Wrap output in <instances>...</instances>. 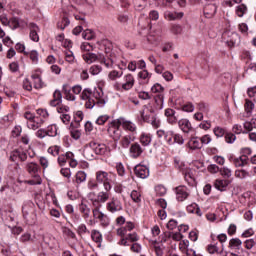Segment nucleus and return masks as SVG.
<instances>
[{"label":"nucleus","instance_id":"13","mask_svg":"<svg viewBox=\"0 0 256 256\" xmlns=\"http://www.w3.org/2000/svg\"><path fill=\"white\" fill-rule=\"evenodd\" d=\"M185 17V13L166 10L164 11V19L166 21H181V19Z\"/></svg>","mask_w":256,"mask_h":256},{"label":"nucleus","instance_id":"26","mask_svg":"<svg viewBox=\"0 0 256 256\" xmlns=\"http://www.w3.org/2000/svg\"><path fill=\"white\" fill-rule=\"evenodd\" d=\"M229 180L227 179H217L214 182V187L215 189H217L218 191H225L227 189V187H229Z\"/></svg>","mask_w":256,"mask_h":256},{"label":"nucleus","instance_id":"54","mask_svg":"<svg viewBox=\"0 0 256 256\" xmlns=\"http://www.w3.org/2000/svg\"><path fill=\"white\" fill-rule=\"evenodd\" d=\"M237 140V136H235V134L231 133V132H226L225 134V141L228 144H233L235 143V141Z\"/></svg>","mask_w":256,"mask_h":256},{"label":"nucleus","instance_id":"28","mask_svg":"<svg viewBox=\"0 0 256 256\" xmlns=\"http://www.w3.org/2000/svg\"><path fill=\"white\" fill-rule=\"evenodd\" d=\"M163 242H157V241H152V249L154 250L156 256H163V250L165 247L163 246Z\"/></svg>","mask_w":256,"mask_h":256},{"label":"nucleus","instance_id":"46","mask_svg":"<svg viewBox=\"0 0 256 256\" xmlns=\"http://www.w3.org/2000/svg\"><path fill=\"white\" fill-rule=\"evenodd\" d=\"M82 37L83 39H85L86 41H91L95 38V31L91 30V29H86L84 30V32L82 33Z\"/></svg>","mask_w":256,"mask_h":256},{"label":"nucleus","instance_id":"59","mask_svg":"<svg viewBox=\"0 0 256 256\" xmlns=\"http://www.w3.org/2000/svg\"><path fill=\"white\" fill-rule=\"evenodd\" d=\"M156 195H159V197H163V195L167 194V188L163 185H158L155 187Z\"/></svg>","mask_w":256,"mask_h":256},{"label":"nucleus","instance_id":"4","mask_svg":"<svg viewBox=\"0 0 256 256\" xmlns=\"http://www.w3.org/2000/svg\"><path fill=\"white\" fill-rule=\"evenodd\" d=\"M25 169L33 179L26 180L25 183L27 185H41L43 183V180L41 179V176L39 175V170L41 169L39 167V164L37 162H27L25 164Z\"/></svg>","mask_w":256,"mask_h":256},{"label":"nucleus","instance_id":"17","mask_svg":"<svg viewBox=\"0 0 256 256\" xmlns=\"http://www.w3.org/2000/svg\"><path fill=\"white\" fill-rule=\"evenodd\" d=\"M129 153L132 159H137L143 155V148L139 143H134L130 146Z\"/></svg>","mask_w":256,"mask_h":256},{"label":"nucleus","instance_id":"22","mask_svg":"<svg viewBox=\"0 0 256 256\" xmlns=\"http://www.w3.org/2000/svg\"><path fill=\"white\" fill-rule=\"evenodd\" d=\"M90 145H92L95 155H105L107 153V146L105 144L90 142Z\"/></svg>","mask_w":256,"mask_h":256},{"label":"nucleus","instance_id":"49","mask_svg":"<svg viewBox=\"0 0 256 256\" xmlns=\"http://www.w3.org/2000/svg\"><path fill=\"white\" fill-rule=\"evenodd\" d=\"M213 133H214L215 137L221 138V137H223L224 135H226L227 130H225V128H223V127L216 126V127L213 129Z\"/></svg>","mask_w":256,"mask_h":256},{"label":"nucleus","instance_id":"8","mask_svg":"<svg viewBox=\"0 0 256 256\" xmlns=\"http://www.w3.org/2000/svg\"><path fill=\"white\" fill-rule=\"evenodd\" d=\"M135 86V77L133 74H126L122 78V82H115L113 88L115 91H131V88Z\"/></svg>","mask_w":256,"mask_h":256},{"label":"nucleus","instance_id":"6","mask_svg":"<svg viewBox=\"0 0 256 256\" xmlns=\"http://www.w3.org/2000/svg\"><path fill=\"white\" fill-rule=\"evenodd\" d=\"M110 197L111 194L107 190L98 193L90 192L88 194V199L91 201L93 207H103V204L107 203Z\"/></svg>","mask_w":256,"mask_h":256},{"label":"nucleus","instance_id":"60","mask_svg":"<svg viewBox=\"0 0 256 256\" xmlns=\"http://www.w3.org/2000/svg\"><path fill=\"white\" fill-rule=\"evenodd\" d=\"M116 171L120 177H123L125 175V166L123 165V163H116Z\"/></svg>","mask_w":256,"mask_h":256},{"label":"nucleus","instance_id":"39","mask_svg":"<svg viewBox=\"0 0 256 256\" xmlns=\"http://www.w3.org/2000/svg\"><path fill=\"white\" fill-rule=\"evenodd\" d=\"M152 137L151 134L142 133L140 136V143L144 147H148V145H151Z\"/></svg>","mask_w":256,"mask_h":256},{"label":"nucleus","instance_id":"38","mask_svg":"<svg viewBox=\"0 0 256 256\" xmlns=\"http://www.w3.org/2000/svg\"><path fill=\"white\" fill-rule=\"evenodd\" d=\"M92 240L98 244V247H101V241H103V235L98 230H92L91 232Z\"/></svg>","mask_w":256,"mask_h":256},{"label":"nucleus","instance_id":"44","mask_svg":"<svg viewBox=\"0 0 256 256\" xmlns=\"http://www.w3.org/2000/svg\"><path fill=\"white\" fill-rule=\"evenodd\" d=\"M235 177L237 179H247L248 177H251V174L243 169H238L235 171Z\"/></svg>","mask_w":256,"mask_h":256},{"label":"nucleus","instance_id":"29","mask_svg":"<svg viewBox=\"0 0 256 256\" xmlns=\"http://www.w3.org/2000/svg\"><path fill=\"white\" fill-rule=\"evenodd\" d=\"M72 157H74L73 152H66L65 154H61L58 156V165L63 167V165H65L69 159H72Z\"/></svg>","mask_w":256,"mask_h":256},{"label":"nucleus","instance_id":"31","mask_svg":"<svg viewBox=\"0 0 256 256\" xmlns=\"http://www.w3.org/2000/svg\"><path fill=\"white\" fill-rule=\"evenodd\" d=\"M243 245V242H241V239L239 238H232L229 241V248L232 249V251H239Z\"/></svg>","mask_w":256,"mask_h":256},{"label":"nucleus","instance_id":"61","mask_svg":"<svg viewBox=\"0 0 256 256\" xmlns=\"http://www.w3.org/2000/svg\"><path fill=\"white\" fill-rule=\"evenodd\" d=\"M107 121H109V115L105 114V115L99 116L96 119L95 123H96V125H103L104 123H107Z\"/></svg>","mask_w":256,"mask_h":256},{"label":"nucleus","instance_id":"12","mask_svg":"<svg viewBox=\"0 0 256 256\" xmlns=\"http://www.w3.org/2000/svg\"><path fill=\"white\" fill-rule=\"evenodd\" d=\"M171 239L172 241H178L180 242L181 239H183V234H181V232H165L162 235V241H164V243H171Z\"/></svg>","mask_w":256,"mask_h":256},{"label":"nucleus","instance_id":"58","mask_svg":"<svg viewBox=\"0 0 256 256\" xmlns=\"http://www.w3.org/2000/svg\"><path fill=\"white\" fill-rule=\"evenodd\" d=\"M21 243H27L28 241H35V236H31L28 232L24 233L20 237Z\"/></svg>","mask_w":256,"mask_h":256},{"label":"nucleus","instance_id":"50","mask_svg":"<svg viewBox=\"0 0 256 256\" xmlns=\"http://www.w3.org/2000/svg\"><path fill=\"white\" fill-rule=\"evenodd\" d=\"M244 129H246V131H253V129H256V117L252 118L251 121L244 122Z\"/></svg>","mask_w":256,"mask_h":256},{"label":"nucleus","instance_id":"18","mask_svg":"<svg viewBox=\"0 0 256 256\" xmlns=\"http://www.w3.org/2000/svg\"><path fill=\"white\" fill-rule=\"evenodd\" d=\"M178 127L182 130L183 133H189L193 130V126L191 125V121L187 118H182L178 120Z\"/></svg>","mask_w":256,"mask_h":256},{"label":"nucleus","instance_id":"37","mask_svg":"<svg viewBox=\"0 0 256 256\" xmlns=\"http://www.w3.org/2000/svg\"><path fill=\"white\" fill-rule=\"evenodd\" d=\"M123 77V70H112L108 73V79L110 81H117Z\"/></svg>","mask_w":256,"mask_h":256},{"label":"nucleus","instance_id":"36","mask_svg":"<svg viewBox=\"0 0 256 256\" xmlns=\"http://www.w3.org/2000/svg\"><path fill=\"white\" fill-rule=\"evenodd\" d=\"M170 33L176 36L183 35V27L181 26V24H171Z\"/></svg>","mask_w":256,"mask_h":256},{"label":"nucleus","instance_id":"40","mask_svg":"<svg viewBox=\"0 0 256 256\" xmlns=\"http://www.w3.org/2000/svg\"><path fill=\"white\" fill-rule=\"evenodd\" d=\"M244 107H245L246 117H250L251 115H253V109H255V104L252 101L246 100Z\"/></svg>","mask_w":256,"mask_h":256},{"label":"nucleus","instance_id":"30","mask_svg":"<svg viewBox=\"0 0 256 256\" xmlns=\"http://www.w3.org/2000/svg\"><path fill=\"white\" fill-rule=\"evenodd\" d=\"M62 100L63 94H61V91L56 90L53 94V100L50 102L51 107H57V105H60Z\"/></svg>","mask_w":256,"mask_h":256},{"label":"nucleus","instance_id":"34","mask_svg":"<svg viewBox=\"0 0 256 256\" xmlns=\"http://www.w3.org/2000/svg\"><path fill=\"white\" fill-rule=\"evenodd\" d=\"M247 11H248V8H247V5L245 4H240L235 8V14L237 15V17H240V18L245 17V15H247Z\"/></svg>","mask_w":256,"mask_h":256},{"label":"nucleus","instance_id":"57","mask_svg":"<svg viewBox=\"0 0 256 256\" xmlns=\"http://www.w3.org/2000/svg\"><path fill=\"white\" fill-rule=\"evenodd\" d=\"M65 59L68 63H73L75 61V55L71 50H65L64 51Z\"/></svg>","mask_w":256,"mask_h":256},{"label":"nucleus","instance_id":"14","mask_svg":"<svg viewBox=\"0 0 256 256\" xmlns=\"http://www.w3.org/2000/svg\"><path fill=\"white\" fill-rule=\"evenodd\" d=\"M118 121L120 126L123 127L125 131H130V133H133V135L137 133V125H135V123L126 120L125 118H118Z\"/></svg>","mask_w":256,"mask_h":256},{"label":"nucleus","instance_id":"33","mask_svg":"<svg viewBox=\"0 0 256 256\" xmlns=\"http://www.w3.org/2000/svg\"><path fill=\"white\" fill-rule=\"evenodd\" d=\"M132 141H135V137L128 134L122 137L120 140V145L123 147V149H129V145H131Z\"/></svg>","mask_w":256,"mask_h":256},{"label":"nucleus","instance_id":"47","mask_svg":"<svg viewBox=\"0 0 256 256\" xmlns=\"http://www.w3.org/2000/svg\"><path fill=\"white\" fill-rule=\"evenodd\" d=\"M85 181H87V173H85V171H78L76 173V183L79 185L85 183Z\"/></svg>","mask_w":256,"mask_h":256},{"label":"nucleus","instance_id":"63","mask_svg":"<svg viewBox=\"0 0 256 256\" xmlns=\"http://www.w3.org/2000/svg\"><path fill=\"white\" fill-rule=\"evenodd\" d=\"M8 27H10V29H17L19 27V20L17 18L10 19Z\"/></svg>","mask_w":256,"mask_h":256},{"label":"nucleus","instance_id":"64","mask_svg":"<svg viewBox=\"0 0 256 256\" xmlns=\"http://www.w3.org/2000/svg\"><path fill=\"white\" fill-rule=\"evenodd\" d=\"M77 233L78 235H85V233H89L88 229H87V225L85 224H80L77 227Z\"/></svg>","mask_w":256,"mask_h":256},{"label":"nucleus","instance_id":"9","mask_svg":"<svg viewBox=\"0 0 256 256\" xmlns=\"http://www.w3.org/2000/svg\"><path fill=\"white\" fill-rule=\"evenodd\" d=\"M121 124L119 123V119L113 120L108 125V135L114 139V141H119L121 139Z\"/></svg>","mask_w":256,"mask_h":256},{"label":"nucleus","instance_id":"10","mask_svg":"<svg viewBox=\"0 0 256 256\" xmlns=\"http://www.w3.org/2000/svg\"><path fill=\"white\" fill-rule=\"evenodd\" d=\"M174 193L176 195V200L183 203V201H187V199H189L191 190H189L185 185H180L174 189Z\"/></svg>","mask_w":256,"mask_h":256},{"label":"nucleus","instance_id":"43","mask_svg":"<svg viewBox=\"0 0 256 256\" xmlns=\"http://www.w3.org/2000/svg\"><path fill=\"white\" fill-rule=\"evenodd\" d=\"M94 219L101 221L105 217V213L101 212V207H94L92 209Z\"/></svg>","mask_w":256,"mask_h":256},{"label":"nucleus","instance_id":"7","mask_svg":"<svg viewBox=\"0 0 256 256\" xmlns=\"http://www.w3.org/2000/svg\"><path fill=\"white\" fill-rule=\"evenodd\" d=\"M96 181L99 185H103L104 191L113 189V175L107 171L98 170L95 173Z\"/></svg>","mask_w":256,"mask_h":256},{"label":"nucleus","instance_id":"21","mask_svg":"<svg viewBox=\"0 0 256 256\" xmlns=\"http://www.w3.org/2000/svg\"><path fill=\"white\" fill-rule=\"evenodd\" d=\"M78 209L85 221L91 217V207L86 203H80Z\"/></svg>","mask_w":256,"mask_h":256},{"label":"nucleus","instance_id":"48","mask_svg":"<svg viewBox=\"0 0 256 256\" xmlns=\"http://www.w3.org/2000/svg\"><path fill=\"white\" fill-rule=\"evenodd\" d=\"M70 24L71 21L69 20V18L64 17L61 19V21L58 22L57 27L58 29H61V31H63L66 29V27H69Z\"/></svg>","mask_w":256,"mask_h":256},{"label":"nucleus","instance_id":"32","mask_svg":"<svg viewBox=\"0 0 256 256\" xmlns=\"http://www.w3.org/2000/svg\"><path fill=\"white\" fill-rule=\"evenodd\" d=\"M247 163H249V157L247 156H240L233 159V164L235 165V167H245Z\"/></svg>","mask_w":256,"mask_h":256},{"label":"nucleus","instance_id":"52","mask_svg":"<svg viewBox=\"0 0 256 256\" xmlns=\"http://www.w3.org/2000/svg\"><path fill=\"white\" fill-rule=\"evenodd\" d=\"M130 197L134 203H141V192L133 190L130 194Z\"/></svg>","mask_w":256,"mask_h":256},{"label":"nucleus","instance_id":"3","mask_svg":"<svg viewBox=\"0 0 256 256\" xmlns=\"http://www.w3.org/2000/svg\"><path fill=\"white\" fill-rule=\"evenodd\" d=\"M156 135L158 139H164V141L167 143V145H184L185 144V138H183V135L179 133H175L173 130H163L159 129L156 132Z\"/></svg>","mask_w":256,"mask_h":256},{"label":"nucleus","instance_id":"23","mask_svg":"<svg viewBox=\"0 0 256 256\" xmlns=\"http://www.w3.org/2000/svg\"><path fill=\"white\" fill-rule=\"evenodd\" d=\"M83 155L86 159H88V161H93V159H95L96 154L91 142L85 145Z\"/></svg>","mask_w":256,"mask_h":256},{"label":"nucleus","instance_id":"62","mask_svg":"<svg viewBox=\"0 0 256 256\" xmlns=\"http://www.w3.org/2000/svg\"><path fill=\"white\" fill-rule=\"evenodd\" d=\"M103 71V68L100 65H93L90 67L91 75H99Z\"/></svg>","mask_w":256,"mask_h":256},{"label":"nucleus","instance_id":"2","mask_svg":"<svg viewBox=\"0 0 256 256\" xmlns=\"http://www.w3.org/2000/svg\"><path fill=\"white\" fill-rule=\"evenodd\" d=\"M82 59L88 65L91 63H95V61H99L100 65H104L106 69H113V65H115V52L105 51L104 54H95L93 52H86L82 54Z\"/></svg>","mask_w":256,"mask_h":256},{"label":"nucleus","instance_id":"35","mask_svg":"<svg viewBox=\"0 0 256 256\" xmlns=\"http://www.w3.org/2000/svg\"><path fill=\"white\" fill-rule=\"evenodd\" d=\"M34 207H35V205L33 204V202H26L22 206V213H23L24 217H27V215L33 213Z\"/></svg>","mask_w":256,"mask_h":256},{"label":"nucleus","instance_id":"55","mask_svg":"<svg viewBox=\"0 0 256 256\" xmlns=\"http://www.w3.org/2000/svg\"><path fill=\"white\" fill-rule=\"evenodd\" d=\"M39 164L41 165L43 171H45V169H47L49 167V159H47V157L45 156H40L38 158Z\"/></svg>","mask_w":256,"mask_h":256},{"label":"nucleus","instance_id":"1","mask_svg":"<svg viewBox=\"0 0 256 256\" xmlns=\"http://www.w3.org/2000/svg\"><path fill=\"white\" fill-rule=\"evenodd\" d=\"M72 93L74 95H80V99L85 101L86 109H93V107L103 108L107 105V101H109L101 87H96L93 90L91 88H85L83 90L81 85H75L72 87Z\"/></svg>","mask_w":256,"mask_h":256},{"label":"nucleus","instance_id":"45","mask_svg":"<svg viewBox=\"0 0 256 256\" xmlns=\"http://www.w3.org/2000/svg\"><path fill=\"white\" fill-rule=\"evenodd\" d=\"M57 131V125L52 124L47 127L46 134L48 137H57Z\"/></svg>","mask_w":256,"mask_h":256},{"label":"nucleus","instance_id":"5","mask_svg":"<svg viewBox=\"0 0 256 256\" xmlns=\"http://www.w3.org/2000/svg\"><path fill=\"white\" fill-rule=\"evenodd\" d=\"M147 111L149 113H155V110H153V108H151V106L149 105H144L143 109L140 110V119L142 121H144L145 123H150V125H152V127H154V129H159V127H161V119H159V117H157L156 115L153 116H149L147 115Z\"/></svg>","mask_w":256,"mask_h":256},{"label":"nucleus","instance_id":"19","mask_svg":"<svg viewBox=\"0 0 256 256\" xmlns=\"http://www.w3.org/2000/svg\"><path fill=\"white\" fill-rule=\"evenodd\" d=\"M29 27H30L29 37H30L31 41H34V43H38V41H39L38 33L40 31L39 26H37V24H35V23H30Z\"/></svg>","mask_w":256,"mask_h":256},{"label":"nucleus","instance_id":"53","mask_svg":"<svg viewBox=\"0 0 256 256\" xmlns=\"http://www.w3.org/2000/svg\"><path fill=\"white\" fill-rule=\"evenodd\" d=\"M182 111L185 113H193L195 111V105L191 102H187L182 106Z\"/></svg>","mask_w":256,"mask_h":256},{"label":"nucleus","instance_id":"25","mask_svg":"<svg viewBox=\"0 0 256 256\" xmlns=\"http://www.w3.org/2000/svg\"><path fill=\"white\" fill-rule=\"evenodd\" d=\"M45 123V120L43 118H35L34 120L27 121V127L28 129H32L33 131H37L41 125Z\"/></svg>","mask_w":256,"mask_h":256},{"label":"nucleus","instance_id":"20","mask_svg":"<svg viewBox=\"0 0 256 256\" xmlns=\"http://www.w3.org/2000/svg\"><path fill=\"white\" fill-rule=\"evenodd\" d=\"M187 147L191 149V151H197V149H201L203 144L201 143V138L199 137H192L188 143Z\"/></svg>","mask_w":256,"mask_h":256},{"label":"nucleus","instance_id":"24","mask_svg":"<svg viewBox=\"0 0 256 256\" xmlns=\"http://www.w3.org/2000/svg\"><path fill=\"white\" fill-rule=\"evenodd\" d=\"M217 13V4H208L204 8V15L206 19H211L215 17V14Z\"/></svg>","mask_w":256,"mask_h":256},{"label":"nucleus","instance_id":"42","mask_svg":"<svg viewBox=\"0 0 256 256\" xmlns=\"http://www.w3.org/2000/svg\"><path fill=\"white\" fill-rule=\"evenodd\" d=\"M220 175L224 177V179H231L233 171L229 167L224 166L220 168Z\"/></svg>","mask_w":256,"mask_h":256},{"label":"nucleus","instance_id":"11","mask_svg":"<svg viewBox=\"0 0 256 256\" xmlns=\"http://www.w3.org/2000/svg\"><path fill=\"white\" fill-rule=\"evenodd\" d=\"M106 209L109 213H119V211H123V204L117 197H112L111 200L106 203Z\"/></svg>","mask_w":256,"mask_h":256},{"label":"nucleus","instance_id":"16","mask_svg":"<svg viewBox=\"0 0 256 256\" xmlns=\"http://www.w3.org/2000/svg\"><path fill=\"white\" fill-rule=\"evenodd\" d=\"M134 173L139 179H147L149 177V167L145 165H137L134 168Z\"/></svg>","mask_w":256,"mask_h":256},{"label":"nucleus","instance_id":"51","mask_svg":"<svg viewBox=\"0 0 256 256\" xmlns=\"http://www.w3.org/2000/svg\"><path fill=\"white\" fill-rule=\"evenodd\" d=\"M87 187L89 191H98L99 182L97 180L90 179L88 180Z\"/></svg>","mask_w":256,"mask_h":256},{"label":"nucleus","instance_id":"56","mask_svg":"<svg viewBox=\"0 0 256 256\" xmlns=\"http://www.w3.org/2000/svg\"><path fill=\"white\" fill-rule=\"evenodd\" d=\"M165 101V98L163 97V94H158L155 97V103L157 105V109H163V103Z\"/></svg>","mask_w":256,"mask_h":256},{"label":"nucleus","instance_id":"15","mask_svg":"<svg viewBox=\"0 0 256 256\" xmlns=\"http://www.w3.org/2000/svg\"><path fill=\"white\" fill-rule=\"evenodd\" d=\"M10 161H27V153L23 149H16L10 153Z\"/></svg>","mask_w":256,"mask_h":256},{"label":"nucleus","instance_id":"27","mask_svg":"<svg viewBox=\"0 0 256 256\" xmlns=\"http://www.w3.org/2000/svg\"><path fill=\"white\" fill-rule=\"evenodd\" d=\"M62 91L64 94V98L67 101H75V99H77V97H75L73 93H71V86H69L68 84L63 85Z\"/></svg>","mask_w":256,"mask_h":256},{"label":"nucleus","instance_id":"41","mask_svg":"<svg viewBox=\"0 0 256 256\" xmlns=\"http://www.w3.org/2000/svg\"><path fill=\"white\" fill-rule=\"evenodd\" d=\"M31 78L34 81V87L35 89H42L43 87V80L41 79V76L39 74H33Z\"/></svg>","mask_w":256,"mask_h":256}]
</instances>
